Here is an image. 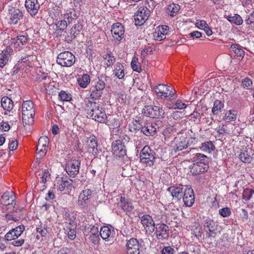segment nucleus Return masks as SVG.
Listing matches in <instances>:
<instances>
[{"label":"nucleus","mask_w":254,"mask_h":254,"mask_svg":"<svg viewBox=\"0 0 254 254\" xmlns=\"http://www.w3.org/2000/svg\"><path fill=\"white\" fill-rule=\"evenodd\" d=\"M35 110L30 100L24 101L22 105V117L23 124L31 125L34 122Z\"/></svg>","instance_id":"1"},{"label":"nucleus","mask_w":254,"mask_h":254,"mask_svg":"<svg viewBox=\"0 0 254 254\" xmlns=\"http://www.w3.org/2000/svg\"><path fill=\"white\" fill-rule=\"evenodd\" d=\"M157 97L163 100H174L177 97L173 88L167 84H159L154 87Z\"/></svg>","instance_id":"2"},{"label":"nucleus","mask_w":254,"mask_h":254,"mask_svg":"<svg viewBox=\"0 0 254 254\" xmlns=\"http://www.w3.org/2000/svg\"><path fill=\"white\" fill-rule=\"evenodd\" d=\"M106 84L102 77L95 78L91 82L90 97L97 100L102 96Z\"/></svg>","instance_id":"3"},{"label":"nucleus","mask_w":254,"mask_h":254,"mask_svg":"<svg viewBox=\"0 0 254 254\" xmlns=\"http://www.w3.org/2000/svg\"><path fill=\"white\" fill-rule=\"evenodd\" d=\"M155 153L148 146H145L140 152V162L146 166H153L156 160Z\"/></svg>","instance_id":"4"},{"label":"nucleus","mask_w":254,"mask_h":254,"mask_svg":"<svg viewBox=\"0 0 254 254\" xmlns=\"http://www.w3.org/2000/svg\"><path fill=\"white\" fill-rule=\"evenodd\" d=\"M143 242L132 238L127 241L126 247L127 254H139L143 249Z\"/></svg>","instance_id":"5"},{"label":"nucleus","mask_w":254,"mask_h":254,"mask_svg":"<svg viewBox=\"0 0 254 254\" xmlns=\"http://www.w3.org/2000/svg\"><path fill=\"white\" fill-rule=\"evenodd\" d=\"M113 154L117 159L124 160L127 157V149L124 143L120 140H117L112 144Z\"/></svg>","instance_id":"6"},{"label":"nucleus","mask_w":254,"mask_h":254,"mask_svg":"<svg viewBox=\"0 0 254 254\" xmlns=\"http://www.w3.org/2000/svg\"><path fill=\"white\" fill-rule=\"evenodd\" d=\"M75 62V56L70 52L65 51L59 54L57 57V63L63 66L69 67Z\"/></svg>","instance_id":"7"},{"label":"nucleus","mask_w":254,"mask_h":254,"mask_svg":"<svg viewBox=\"0 0 254 254\" xmlns=\"http://www.w3.org/2000/svg\"><path fill=\"white\" fill-rule=\"evenodd\" d=\"M88 115L95 121L107 124V116L104 109L103 108V105L98 104L93 111L88 113Z\"/></svg>","instance_id":"8"},{"label":"nucleus","mask_w":254,"mask_h":254,"mask_svg":"<svg viewBox=\"0 0 254 254\" xmlns=\"http://www.w3.org/2000/svg\"><path fill=\"white\" fill-rule=\"evenodd\" d=\"M150 11L146 6L140 7L134 15L135 25H142L150 16Z\"/></svg>","instance_id":"9"},{"label":"nucleus","mask_w":254,"mask_h":254,"mask_svg":"<svg viewBox=\"0 0 254 254\" xmlns=\"http://www.w3.org/2000/svg\"><path fill=\"white\" fill-rule=\"evenodd\" d=\"M143 113L146 116L156 119L163 118L165 115V112L162 108L156 106H145L143 110Z\"/></svg>","instance_id":"10"},{"label":"nucleus","mask_w":254,"mask_h":254,"mask_svg":"<svg viewBox=\"0 0 254 254\" xmlns=\"http://www.w3.org/2000/svg\"><path fill=\"white\" fill-rule=\"evenodd\" d=\"M155 234L159 241L167 240L170 234L169 227L164 223H159L155 227Z\"/></svg>","instance_id":"11"},{"label":"nucleus","mask_w":254,"mask_h":254,"mask_svg":"<svg viewBox=\"0 0 254 254\" xmlns=\"http://www.w3.org/2000/svg\"><path fill=\"white\" fill-rule=\"evenodd\" d=\"M80 164V160L76 159L68 161L65 166V171L69 177L74 178L78 174Z\"/></svg>","instance_id":"12"},{"label":"nucleus","mask_w":254,"mask_h":254,"mask_svg":"<svg viewBox=\"0 0 254 254\" xmlns=\"http://www.w3.org/2000/svg\"><path fill=\"white\" fill-rule=\"evenodd\" d=\"M13 192L6 191L4 192L1 196L0 203L5 205L6 209H14L16 204L15 199L13 197Z\"/></svg>","instance_id":"13"},{"label":"nucleus","mask_w":254,"mask_h":254,"mask_svg":"<svg viewBox=\"0 0 254 254\" xmlns=\"http://www.w3.org/2000/svg\"><path fill=\"white\" fill-rule=\"evenodd\" d=\"M183 200L186 206L190 207L194 202L193 190L190 187H186L183 194Z\"/></svg>","instance_id":"14"},{"label":"nucleus","mask_w":254,"mask_h":254,"mask_svg":"<svg viewBox=\"0 0 254 254\" xmlns=\"http://www.w3.org/2000/svg\"><path fill=\"white\" fill-rule=\"evenodd\" d=\"M195 140V137H190L188 139L184 136L181 137L176 142L174 148L176 151H181L187 148L190 143H193V141H196Z\"/></svg>","instance_id":"15"},{"label":"nucleus","mask_w":254,"mask_h":254,"mask_svg":"<svg viewBox=\"0 0 254 254\" xmlns=\"http://www.w3.org/2000/svg\"><path fill=\"white\" fill-rule=\"evenodd\" d=\"M25 6L27 12L32 16L37 14L40 8L37 0H26Z\"/></svg>","instance_id":"16"},{"label":"nucleus","mask_w":254,"mask_h":254,"mask_svg":"<svg viewBox=\"0 0 254 254\" xmlns=\"http://www.w3.org/2000/svg\"><path fill=\"white\" fill-rule=\"evenodd\" d=\"M184 190L183 186L179 185L169 187L167 189V191L174 198L178 200L182 198Z\"/></svg>","instance_id":"17"},{"label":"nucleus","mask_w":254,"mask_h":254,"mask_svg":"<svg viewBox=\"0 0 254 254\" xmlns=\"http://www.w3.org/2000/svg\"><path fill=\"white\" fill-rule=\"evenodd\" d=\"M111 32L113 37L118 41H121L125 32L123 26L120 23H114L112 27Z\"/></svg>","instance_id":"18"},{"label":"nucleus","mask_w":254,"mask_h":254,"mask_svg":"<svg viewBox=\"0 0 254 254\" xmlns=\"http://www.w3.org/2000/svg\"><path fill=\"white\" fill-rule=\"evenodd\" d=\"M139 217L141 219L142 224L147 229V231L151 233L155 231L156 225L151 216L148 215H143Z\"/></svg>","instance_id":"19"},{"label":"nucleus","mask_w":254,"mask_h":254,"mask_svg":"<svg viewBox=\"0 0 254 254\" xmlns=\"http://www.w3.org/2000/svg\"><path fill=\"white\" fill-rule=\"evenodd\" d=\"M115 230L114 228L111 225L105 226L100 229V235L104 240L110 241L114 238Z\"/></svg>","instance_id":"20"},{"label":"nucleus","mask_w":254,"mask_h":254,"mask_svg":"<svg viewBox=\"0 0 254 254\" xmlns=\"http://www.w3.org/2000/svg\"><path fill=\"white\" fill-rule=\"evenodd\" d=\"M191 159L193 163L204 166H209V158L204 154L200 153L193 154Z\"/></svg>","instance_id":"21"},{"label":"nucleus","mask_w":254,"mask_h":254,"mask_svg":"<svg viewBox=\"0 0 254 254\" xmlns=\"http://www.w3.org/2000/svg\"><path fill=\"white\" fill-rule=\"evenodd\" d=\"M159 128V126L156 123H144L142 127L141 132L146 136L154 134Z\"/></svg>","instance_id":"22"},{"label":"nucleus","mask_w":254,"mask_h":254,"mask_svg":"<svg viewBox=\"0 0 254 254\" xmlns=\"http://www.w3.org/2000/svg\"><path fill=\"white\" fill-rule=\"evenodd\" d=\"M72 180L71 179H67L66 178L59 177L57 178L54 184L55 186H56L58 190L60 191H63L66 188H68L69 187Z\"/></svg>","instance_id":"23"},{"label":"nucleus","mask_w":254,"mask_h":254,"mask_svg":"<svg viewBox=\"0 0 254 254\" xmlns=\"http://www.w3.org/2000/svg\"><path fill=\"white\" fill-rule=\"evenodd\" d=\"M92 191L90 189L83 190L80 193L78 200V204L82 207L86 206V201L91 197Z\"/></svg>","instance_id":"24"},{"label":"nucleus","mask_w":254,"mask_h":254,"mask_svg":"<svg viewBox=\"0 0 254 254\" xmlns=\"http://www.w3.org/2000/svg\"><path fill=\"white\" fill-rule=\"evenodd\" d=\"M28 41V37L25 35L18 36L11 40V44L14 47L19 50Z\"/></svg>","instance_id":"25"},{"label":"nucleus","mask_w":254,"mask_h":254,"mask_svg":"<svg viewBox=\"0 0 254 254\" xmlns=\"http://www.w3.org/2000/svg\"><path fill=\"white\" fill-rule=\"evenodd\" d=\"M113 74L118 79H123L125 76V65L124 64L117 63L114 65Z\"/></svg>","instance_id":"26"},{"label":"nucleus","mask_w":254,"mask_h":254,"mask_svg":"<svg viewBox=\"0 0 254 254\" xmlns=\"http://www.w3.org/2000/svg\"><path fill=\"white\" fill-rule=\"evenodd\" d=\"M89 232L88 239L90 242L93 244L98 243L100 240L98 228L95 226H90Z\"/></svg>","instance_id":"27"},{"label":"nucleus","mask_w":254,"mask_h":254,"mask_svg":"<svg viewBox=\"0 0 254 254\" xmlns=\"http://www.w3.org/2000/svg\"><path fill=\"white\" fill-rule=\"evenodd\" d=\"M159 29L157 32H155L154 36L155 39L157 41H161L166 38L169 30V27L166 25H162L158 27Z\"/></svg>","instance_id":"28"},{"label":"nucleus","mask_w":254,"mask_h":254,"mask_svg":"<svg viewBox=\"0 0 254 254\" xmlns=\"http://www.w3.org/2000/svg\"><path fill=\"white\" fill-rule=\"evenodd\" d=\"M23 14L19 9H13L11 10L10 19L13 24H16L19 20L22 19Z\"/></svg>","instance_id":"29"},{"label":"nucleus","mask_w":254,"mask_h":254,"mask_svg":"<svg viewBox=\"0 0 254 254\" xmlns=\"http://www.w3.org/2000/svg\"><path fill=\"white\" fill-rule=\"evenodd\" d=\"M208 168L209 166H204L195 163H192L190 168V172L193 175H197L204 173L207 171Z\"/></svg>","instance_id":"30"},{"label":"nucleus","mask_w":254,"mask_h":254,"mask_svg":"<svg viewBox=\"0 0 254 254\" xmlns=\"http://www.w3.org/2000/svg\"><path fill=\"white\" fill-rule=\"evenodd\" d=\"M199 148L202 151L207 153H211L215 149V145L210 140L202 143Z\"/></svg>","instance_id":"31"},{"label":"nucleus","mask_w":254,"mask_h":254,"mask_svg":"<svg viewBox=\"0 0 254 254\" xmlns=\"http://www.w3.org/2000/svg\"><path fill=\"white\" fill-rule=\"evenodd\" d=\"M97 147V141L96 140L95 137L94 136L90 139V141L88 144V150L89 153H91L94 156H96L97 155L98 153Z\"/></svg>","instance_id":"32"},{"label":"nucleus","mask_w":254,"mask_h":254,"mask_svg":"<svg viewBox=\"0 0 254 254\" xmlns=\"http://www.w3.org/2000/svg\"><path fill=\"white\" fill-rule=\"evenodd\" d=\"M1 107L5 110L11 111L13 108L12 100L7 96H4L1 99Z\"/></svg>","instance_id":"33"},{"label":"nucleus","mask_w":254,"mask_h":254,"mask_svg":"<svg viewBox=\"0 0 254 254\" xmlns=\"http://www.w3.org/2000/svg\"><path fill=\"white\" fill-rule=\"evenodd\" d=\"M97 103L95 102L91 101L88 98H85L81 104L82 108L85 110L91 112L93 111L96 106H97Z\"/></svg>","instance_id":"34"},{"label":"nucleus","mask_w":254,"mask_h":254,"mask_svg":"<svg viewBox=\"0 0 254 254\" xmlns=\"http://www.w3.org/2000/svg\"><path fill=\"white\" fill-rule=\"evenodd\" d=\"M120 201L121 207L124 210V211L131 212L133 209V206L132 204V203L126 199L125 197L121 196Z\"/></svg>","instance_id":"35"},{"label":"nucleus","mask_w":254,"mask_h":254,"mask_svg":"<svg viewBox=\"0 0 254 254\" xmlns=\"http://www.w3.org/2000/svg\"><path fill=\"white\" fill-rule=\"evenodd\" d=\"M79 85L83 88L87 87L90 82V77L88 74H83L77 80Z\"/></svg>","instance_id":"36"},{"label":"nucleus","mask_w":254,"mask_h":254,"mask_svg":"<svg viewBox=\"0 0 254 254\" xmlns=\"http://www.w3.org/2000/svg\"><path fill=\"white\" fill-rule=\"evenodd\" d=\"M223 108V102L216 100L214 102L213 106L212 109V113L214 115H218L222 111Z\"/></svg>","instance_id":"37"},{"label":"nucleus","mask_w":254,"mask_h":254,"mask_svg":"<svg viewBox=\"0 0 254 254\" xmlns=\"http://www.w3.org/2000/svg\"><path fill=\"white\" fill-rule=\"evenodd\" d=\"M236 118L237 112L235 110H229L226 112L223 117V119L227 122L229 123L232 121H235Z\"/></svg>","instance_id":"38"},{"label":"nucleus","mask_w":254,"mask_h":254,"mask_svg":"<svg viewBox=\"0 0 254 254\" xmlns=\"http://www.w3.org/2000/svg\"><path fill=\"white\" fill-rule=\"evenodd\" d=\"M239 159L244 163H250L252 161V157L248 150L241 152L239 155Z\"/></svg>","instance_id":"39"},{"label":"nucleus","mask_w":254,"mask_h":254,"mask_svg":"<svg viewBox=\"0 0 254 254\" xmlns=\"http://www.w3.org/2000/svg\"><path fill=\"white\" fill-rule=\"evenodd\" d=\"M143 125L140 123L139 121L135 120L133 121L131 124L129 125V130L131 132H136L137 131L141 129Z\"/></svg>","instance_id":"40"},{"label":"nucleus","mask_w":254,"mask_h":254,"mask_svg":"<svg viewBox=\"0 0 254 254\" xmlns=\"http://www.w3.org/2000/svg\"><path fill=\"white\" fill-rule=\"evenodd\" d=\"M103 58L105 60L104 64L108 67L112 66L115 62V57L111 53L106 54Z\"/></svg>","instance_id":"41"},{"label":"nucleus","mask_w":254,"mask_h":254,"mask_svg":"<svg viewBox=\"0 0 254 254\" xmlns=\"http://www.w3.org/2000/svg\"><path fill=\"white\" fill-rule=\"evenodd\" d=\"M73 224V225H72V227H66L68 237L70 240L74 239L76 237L77 225L75 224L74 223Z\"/></svg>","instance_id":"42"},{"label":"nucleus","mask_w":254,"mask_h":254,"mask_svg":"<svg viewBox=\"0 0 254 254\" xmlns=\"http://www.w3.org/2000/svg\"><path fill=\"white\" fill-rule=\"evenodd\" d=\"M203 226L205 231L214 227H217L216 223L214 220L208 217L204 219Z\"/></svg>","instance_id":"43"},{"label":"nucleus","mask_w":254,"mask_h":254,"mask_svg":"<svg viewBox=\"0 0 254 254\" xmlns=\"http://www.w3.org/2000/svg\"><path fill=\"white\" fill-rule=\"evenodd\" d=\"M191 231L195 237H201L202 230L198 223H194V224L191 226Z\"/></svg>","instance_id":"44"},{"label":"nucleus","mask_w":254,"mask_h":254,"mask_svg":"<svg viewBox=\"0 0 254 254\" xmlns=\"http://www.w3.org/2000/svg\"><path fill=\"white\" fill-rule=\"evenodd\" d=\"M227 19L231 22L234 23V24L240 25L242 24L243 20L242 17L238 14H235L234 16L229 15L227 17Z\"/></svg>","instance_id":"45"},{"label":"nucleus","mask_w":254,"mask_h":254,"mask_svg":"<svg viewBox=\"0 0 254 254\" xmlns=\"http://www.w3.org/2000/svg\"><path fill=\"white\" fill-rule=\"evenodd\" d=\"M201 115L196 109L189 116V120L195 123H199L200 121Z\"/></svg>","instance_id":"46"},{"label":"nucleus","mask_w":254,"mask_h":254,"mask_svg":"<svg viewBox=\"0 0 254 254\" xmlns=\"http://www.w3.org/2000/svg\"><path fill=\"white\" fill-rule=\"evenodd\" d=\"M66 18L67 19V23L69 24L70 23L75 22V20L77 18V15L75 13V10L73 9H71L66 15H65Z\"/></svg>","instance_id":"47"},{"label":"nucleus","mask_w":254,"mask_h":254,"mask_svg":"<svg viewBox=\"0 0 254 254\" xmlns=\"http://www.w3.org/2000/svg\"><path fill=\"white\" fill-rule=\"evenodd\" d=\"M168 9L171 12L170 16L174 17L179 11L180 5L175 3L171 4L168 5Z\"/></svg>","instance_id":"48"},{"label":"nucleus","mask_w":254,"mask_h":254,"mask_svg":"<svg viewBox=\"0 0 254 254\" xmlns=\"http://www.w3.org/2000/svg\"><path fill=\"white\" fill-rule=\"evenodd\" d=\"M131 68L134 71L140 72L141 71V66L138 62V58L133 57L131 62Z\"/></svg>","instance_id":"49"},{"label":"nucleus","mask_w":254,"mask_h":254,"mask_svg":"<svg viewBox=\"0 0 254 254\" xmlns=\"http://www.w3.org/2000/svg\"><path fill=\"white\" fill-rule=\"evenodd\" d=\"M232 51L236 54L238 57H243L245 55V52L242 49L239 47L237 45H232L230 47Z\"/></svg>","instance_id":"50"},{"label":"nucleus","mask_w":254,"mask_h":254,"mask_svg":"<svg viewBox=\"0 0 254 254\" xmlns=\"http://www.w3.org/2000/svg\"><path fill=\"white\" fill-rule=\"evenodd\" d=\"M59 96L62 101H70L72 99L71 94L64 91H61L59 94Z\"/></svg>","instance_id":"51"},{"label":"nucleus","mask_w":254,"mask_h":254,"mask_svg":"<svg viewBox=\"0 0 254 254\" xmlns=\"http://www.w3.org/2000/svg\"><path fill=\"white\" fill-rule=\"evenodd\" d=\"M67 22L64 20H60L56 23L57 30L64 32L67 27Z\"/></svg>","instance_id":"52"},{"label":"nucleus","mask_w":254,"mask_h":254,"mask_svg":"<svg viewBox=\"0 0 254 254\" xmlns=\"http://www.w3.org/2000/svg\"><path fill=\"white\" fill-rule=\"evenodd\" d=\"M82 29V25L78 22L77 24H75L72 27V28L70 30V34L72 35L74 38H75L77 34L76 32L73 31V29H74L77 32H79Z\"/></svg>","instance_id":"53"},{"label":"nucleus","mask_w":254,"mask_h":254,"mask_svg":"<svg viewBox=\"0 0 254 254\" xmlns=\"http://www.w3.org/2000/svg\"><path fill=\"white\" fill-rule=\"evenodd\" d=\"M49 143V138L47 136H41L38 140L37 146L39 148L47 147V145Z\"/></svg>","instance_id":"54"},{"label":"nucleus","mask_w":254,"mask_h":254,"mask_svg":"<svg viewBox=\"0 0 254 254\" xmlns=\"http://www.w3.org/2000/svg\"><path fill=\"white\" fill-rule=\"evenodd\" d=\"M17 239L15 233L12 229L9 231L4 236V240L6 241H10L12 240H15Z\"/></svg>","instance_id":"55"},{"label":"nucleus","mask_w":254,"mask_h":254,"mask_svg":"<svg viewBox=\"0 0 254 254\" xmlns=\"http://www.w3.org/2000/svg\"><path fill=\"white\" fill-rule=\"evenodd\" d=\"M13 52V50L10 46H6L5 49L2 51L1 54L3 55L7 59L9 58Z\"/></svg>","instance_id":"56"},{"label":"nucleus","mask_w":254,"mask_h":254,"mask_svg":"<svg viewBox=\"0 0 254 254\" xmlns=\"http://www.w3.org/2000/svg\"><path fill=\"white\" fill-rule=\"evenodd\" d=\"M50 173L48 169L43 170V174L42 175V177H41V182L43 184H45L47 182L48 179L50 178Z\"/></svg>","instance_id":"57"},{"label":"nucleus","mask_w":254,"mask_h":254,"mask_svg":"<svg viewBox=\"0 0 254 254\" xmlns=\"http://www.w3.org/2000/svg\"><path fill=\"white\" fill-rule=\"evenodd\" d=\"M219 213L223 217H226L230 216L231 213V211L230 208L224 207L219 209Z\"/></svg>","instance_id":"58"},{"label":"nucleus","mask_w":254,"mask_h":254,"mask_svg":"<svg viewBox=\"0 0 254 254\" xmlns=\"http://www.w3.org/2000/svg\"><path fill=\"white\" fill-rule=\"evenodd\" d=\"M175 249L171 246H165L161 250V254H175Z\"/></svg>","instance_id":"59"},{"label":"nucleus","mask_w":254,"mask_h":254,"mask_svg":"<svg viewBox=\"0 0 254 254\" xmlns=\"http://www.w3.org/2000/svg\"><path fill=\"white\" fill-rule=\"evenodd\" d=\"M252 80L248 77L244 78L242 81V86L247 89H250L252 87Z\"/></svg>","instance_id":"60"},{"label":"nucleus","mask_w":254,"mask_h":254,"mask_svg":"<svg viewBox=\"0 0 254 254\" xmlns=\"http://www.w3.org/2000/svg\"><path fill=\"white\" fill-rule=\"evenodd\" d=\"M242 197L243 199L245 201H248L252 198L253 195L250 189H246L244 190Z\"/></svg>","instance_id":"61"},{"label":"nucleus","mask_w":254,"mask_h":254,"mask_svg":"<svg viewBox=\"0 0 254 254\" xmlns=\"http://www.w3.org/2000/svg\"><path fill=\"white\" fill-rule=\"evenodd\" d=\"M15 233L17 238L20 237L25 230V227L23 225H19L14 229H12Z\"/></svg>","instance_id":"62"},{"label":"nucleus","mask_w":254,"mask_h":254,"mask_svg":"<svg viewBox=\"0 0 254 254\" xmlns=\"http://www.w3.org/2000/svg\"><path fill=\"white\" fill-rule=\"evenodd\" d=\"M47 147H45L44 149H42L41 148H39L38 146H37V154H36L37 159H40V158H42L44 156H45V155H46V152L47 151Z\"/></svg>","instance_id":"63"},{"label":"nucleus","mask_w":254,"mask_h":254,"mask_svg":"<svg viewBox=\"0 0 254 254\" xmlns=\"http://www.w3.org/2000/svg\"><path fill=\"white\" fill-rule=\"evenodd\" d=\"M216 227H214L205 231L206 232V237L208 238H215L216 235Z\"/></svg>","instance_id":"64"}]
</instances>
